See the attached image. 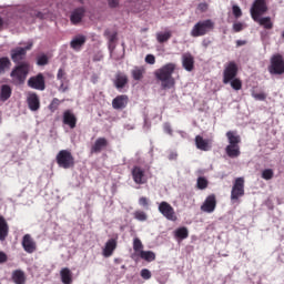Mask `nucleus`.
<instances>
[{
    "label": "nucleus",
    "mask_w": 284,
    "mask_h": 284,
    "mask_svg": "<svg viewBox=\"0 0 284 284\" xmlns=\"http://www.w3.org/2000/svg\"><path fill=\"white\" fill-rule=\"evenodd\" d=\"M174 70H176V64L170 62L154 72L155 79L161 81L162 90H171L176 85V81L172 78Z\"/></svg>",
    "instance_id": "obj_1"
},
{
    "label": "nucleus",
    "mask_w": 284,
    "mask_h": 284,
    "mask_svg": "<svg viewBox=\"0 0 284 284\" xmlns=\"http://www.w3.org/2000/svg\"><path fill=\"white\" fill-rule=\"evenodd\" d=\"M229 145L225 148L226 155L230 159H239L241 156V135L236 131L226 132Z\"/></svg>",
    "instance_id": "obj_2"
},
{
    "label": "nucleus",
    "mask_w": 284,
    "mask_h": 284,
    "mask_svg": "<svg viewBox=\"0 0 284 284\" xmlns=\"http://www.w3.org/2000/svg\"><path fill=\"white\" fill-rule=\"evenodd\" d=\"M28 74H30V64L28 62H21L10 73L11 83L13 85H23L28 79Z\"/></svg>",
    "instance_id": "obj_3"
},
{
    "label": "nucleus",
    "mask_w": 284,
    "mask_h": 284,
    "mask_svg": "<svg viewBox=\"0 0 284 284\" xmlns=\"http://www.w3.org/2000/svg\"><path fill=\"white\" fill-rule=\"evenodd\" d=\"M212 30H214V21L211 19L201 20L193 26L191 37L194 39L205 37V34H209V32H212Z\"/></svg>",
    "instance_id": "obj_4"
},
{
    "label": "nucleus",
    "mask_w": 284,
    "mask_h": 284,
    "mask_svg": "<svg viewBox=\"0 0 284 284\" xmlns=\"http://www.w3.org/2000/svg\"><path fill=\"white\" fill-rule=\"evenodd\" d=\"M267 70L270 74L275 77L284 74V58L281 53H275L271 57Z\"/></svg>",
    "instance_id": "obj_5"
},
{
    "label": "nucleus",
    "mask_w": 284,
    "mask_h": 284,
    "mask_svg": "<svg viewBox=\"0 0 284 284\" xmlns=\"http://www.w3.org/2000/svg\"><path fill=\"white\" fill-rule=\"evenodd\" d=\"M243 196H245V179L236 178L231 190V201L239 203V199Z\"/></svg>",
    "instance_id": "obj_6"
},
{
    "label": "nucleus",
    "mask_w": 284,
    "mask_h": 284,
    "mask_svg": "<svg viewBox=\"0 0 284 284\" xmlns=\"http://www.w3.org/2000/svg\"><path fill=\"white\" fill-rule=\"evenodd\" d=\"M55 161L59 168H63V170H70L74 165V156L68 150H61L57 154Z\"/></svg>",
    "instance_id": "obj_7"
},
{
    "label": "nucleus",
    "mask_w": 284,
    "mask_h": 284,
    "mask_svg": "<svg viewBox=\"0 0 284 284\" xmlns=\"http://www.w3.org/2000/svg\"><path fill=\"white\" fill-rule=\"evenodd\" d=\"M239 74V65H236V62L231 61L229 62L223 71V83L224 85H227V83H230V81H232L233 79H236Z\"/></svg>",
    "instance_id": "obj_8"
},
{
    "label": "nucleus",
    "mask_w": 284,
    "mask_h": 284,
    "mask_svg": "<svg viewBox=\"0 0 284 284\" xmlns=\"http://www.w3.org/2000/svg\"><path fill=\"white\" fill-rule=\"evenodd\" d=\"M267 2L265 0H254L251 7V17L252 19L263 17V14L267 12Z\"/></svg>",
    "instance_id": "obj_9"
},
{
    "label": "nucleus",
    "mask_w": 284,
    "mask_h": 284,
    "mask_svg": "<svg viewBox=\"0 0 284 284\" xmlns=\"http://www.w3.org/2000/svg\"><path fill=\"white\" fill-rule=\"evenodd\" d=\"M131 175L135 185H145V183H148V175H145V170L139 165L133 166Z\"/></svg>",
    "instance_id": "obj_10"
},
{
    "label": "nucleus",
    "mask_w": 284,
    "mask_h": 284,
    "mask_svg": "<svg viewBox=\"0 0 284 284\" xmlns=\"http://www.w3.org/2000/svg\"><path fill=\"white\" fill-rule=\"evenodd\" d=\"M159 212H161L162 216L168 221H176V213L174 212V207L168 202H161L159 205Z\"/></svg>",
    "instance_id": "obj_11"
},
{
    "label": "nucleus",
    "mask_w": 284,
    "mask_h": 284,
    "mask_svg": "<svg viewBox=\"0 0 284 284\" xmlns=\"http://www.w3.org/2000/svg\"><path fill=\"white\" fill-rule=\"evenodd\" d=\"M29 88H32V90H45V78L43 77V73H39L38 75L31 77L28 80Z\"/></svg>",
    "instance_id": "obj_12"
},
{
    "label": "nucleus",
    "mask_w": 284,
    "mask_h": 284,
    "mask_svg": "<svg viewBox=\"0 0 284 284\" xmlns=\"http://www.w3.org/2000/svg\"><path fill=\"white\" fill-rule=\"evenodd\" d=\"M214 210H216V195L210 194L201 205V211L205 212L206 214H212Z\"/></svg>",
    "instance_id": "obj_13"
},
{
    "label": "nucleus",
    "mask_w": 284,
    "mask_h": 284,
    "mask_svg": "<svg viewBox=\"0 0 284 284\" xmlns=\"http://www.w3.org/2000/svg\"><path fill=\"white\" fill-rule=\"evenodd\" d=\"M22 247L27 254H34L37 252V242L32 239V235L26 234L22 237Z\"/></svg>",
    "instance_id": "obj_14"
},
{
    "label": "nucleus",
    "mask_w": 284,
    "mask_h": 284,
    "mask_svg": "<svg viewBox=\"0 0 284 284\" xmlns=\"http://www.w3.org/2000/svg\"><path fill=\"white\" fill-rule=\"evenodd\" d=\"M10 54H11V61H13V63H19V64H21V61H26V57L28 55L23 47H16L11 49Z\"/></svg>",
    "instance_id": "obj_15"
},
{
    "label": "nucleus",
    "mask_w": 284,
    "mask_h": 284,
    "mask_svg": "<svg viewBox=\"0 0 284 284\" xmlns=\"http://www.w3.org/2000/svg\"><path fill=\"white\" fill-rule=\"evenodd\" d=\"M77 115L72 110H65L62 114V123L64 125H68L71 130H74L77 128Z\"/></svg>",
    "instance_id": "obj_16"
},
{
    "label": "nucleus",
    "mask_w": 284,
    "mask_h": 284,
    "mask_svg": "<svg viewBox=\"0 0 284 284\" xmlns=\"http://www.w3.org/2000/svg\"><path fill=\"white\" fill-rule=\"evenodd\" d=\"M129 102L130 98L126 94L118 95L112 100V108L113 110H125Z\"/></svg>",
    "instance_id": "obj_17"
},
{
    "label": "nucleus",
    "mask_w": 284,
    "mask_h": 284,
    "mask_svg": "<svg viewBox=\"0 0 284 284\" xmlns=\"http://www.w3.org/2000/svg\"><path fill=\"white\" fill-rule=\"evenodd\" d=\"M109 142L105 138H98L93 145L91 146V154H101L105 148H108Z\"/></svg>",
    "instance_id": "obj_18"
},
{
    "label": "nucleus",
    "mask_w": 284,
    "mask_h": 284,
    "mask_svg": "<svg viewBox=\"0 0 284 284\" xmlns=\"http://www.w3.org/2000/svg\"><path fill=\"white\" fill-rule=\"evenodd\" d=\"M195 146L197 150H201L202 152H210L212 150V142L210 140L203 139L201 135L195 136Z\"/></svg>",
    "instance_id": "obj_19"
},
{
    "label": "nucleus",
    "mask_w": 284,
    "mask_h": 284,
    "mask_svg": "<svg viewBox=\"0 0 284 284\" xmlns=\"http://www.w3.org/2000/svg\"><path fill=\"white\" fill-rule=\"evenodd\" d=\"M85 41H88V38L85 36H75L70 42V48H72V50H75V52H79V50H81V48L85 45Z\"/></svg>",
    "instance_id": "obj_20"
},
{
    "label": "nucleus",
    "mask_w": 284,
    "mask_h": 284,
    "mask_svg": "<svg viewBox=\"0 0 284 284\" xmlns=\"http://www.w3.org/2000/svg\"><path fill=\"white\" fill-rule=\"evenodd\" d=\"M83 17H85V9L83 7H80L73 10L70 17V21L71 23H73V26H77V23H81Z\"/></svg>",
    "instance_id": "obj_21"
},
{
    "label": "nucleus",
    "mask_w": 284,
    "mask_h": 284,
    "mask_svg": "<svg viewBox=\"0 0 284 284\" xmlns=\"http://www.w3.org/2000/svg\"><path fill=\"white\" fill-rule=\"evenodd\" d=\"M182 65L186 72L194 70V55L192 53H184L182 55Z\"/></svg>",
    "instance_id": "obj_22"
},
{
    "label": "nucleus",
    "mask_w": 284,
    "mask_h": 284,
    "mask_svg": "<svg viewBox=\"0 0 284 284\" xmlns=\"http://www.w3.org/2000/svg\"><path fill=\"white\" fill-rule=\"evenodd\" d=\"M114 250H116V240L110 239L105 243L102 254L105 258H110V256H112V254H114Z\"/></svg>",
    "instance_id": "obj_23"
},
{
    "label": "nucleus",
    "mask_w": 284,
    "mask_h": 284,
    "mask_svg": "<svg viewBox=\"0 0 284 284\" xmlns=\"http://www.w3.org/2000/svg\"><path fill=\"white\" fill-rule=\"evenodd\" d=\"M8 234H10V226L6 221V217L0 215V241H6V239H8Z\"/></svg>",
    "instance_id": "obj_24"
},
{
    "label": "nucleus",
    "mask_w": 284,
    "mask_h": 284,
    "mask_svg": "<svg viewBox=\"0 0 284 284\" xmlns=\"http://www.w3.org/2000/svg\"><path fill=\"white\" fill-rule=\"evenodd\" d=\"M128 75L125 73H116L114 79V85L116 90H123L128 85Z\"/></svg>",
    "instance_id": "obj_25"
},
{
    "label": "nucleus",
    "mask_w": 284,
    "mask_h": 284,
    "mask_svg": "<svg viewBox=\"0 0 284 284\" xmlns=\"http://www.w3.org/2000/svg\"><path fill=\"white\" fill-rule=\"evenodd\" d=\"M28 105L31 112H37L41 108V102L39 101V95L37 93H31L28 97Z\"/></svg>",
    "instance_id": "obj_26"
},
{
    "label": "nucleus",
    "mask_w": 284,
    "mask_h": 284,
    "mask_svg": "<svg viewBox=\"0 0 284 284\" xmlns=\"http://www.w3.org/2000/svg\"><path fill=\"white\" fill-rule=\"evenodd\" d=\"M253 21H255V23H258V26H262V28H264V30H272V28H274V22H272L271 17L261 18V16H260L256 19H253Z\"/></svg>",
    "instance_id": "obj_27"
},
{
    "label": "nucleus",
    "mask_w": 284,
    "mask_h": 284,
    "mask_svg": "<svg viewBox=\"0 0 284 284\" xmlns=\"http://www.w3.org/2000/svg\"><path fill=\"white\" fill-rule=\"evenodd\" d=\"M12 97V88L9 84H3L0 88V101H8Z\"/></svg>",
    "instance_id": "obj_28"
},
{
    "label": "nucleus",
    "mask_w": 284,
    "mask_h": 284,
    "mask_svg": "<svg viewBox=\"0 0 284 284\" xmlns=\"http://www.w3.org/2000/svg\"><path fill=\"white\" fill-rule=\"evenodd\" d=\"M131 77L133 81H142L143 77H145V68L134 67L131 71Z\"/></svg>",
    "instance_id": "obj_29"
},
{
    "label": "nucleus",
    "mask_w": 284,
    "mask_h": 284,
    "mask_svg": "<svg viewBox=\"0 0 284 284\" xmlns=\"http://www.w3.org/2000/svg\"><path fill=\"white\" fill-rule=\"evenodd\" d=\"M60 277L63 284H72V271H70V268H62L60 271Z\"/></svg>",
    "instance_id": "obj_30"
},
{
    "label": "nucleus",
    "mask_w": 284,
    "mask_h": 284,
    "mask_svg": "<svg viewBox=\"0 0 284 284\" xmlns=\"http://www.w3.org/2000/svg\"><path fill=\"white\" fill-rule=\"evenodd\" d=\"M12 281L14 284H26V273L21 270L13 271Z\"/></svg>",
    "instance_id": "obj_31"
},
{
    "label": "nucleus",
    "mask_w": 284,
    "mask_h": 284,
    "mask_svg": "<svg viewBox=\"0 0 284 284\" xmlns=\"http://www.w3.org/2000/svg\"><path fill=\"white\" fill-rule=\"evenodd\" d=\"M174 236H175V239L185 241V239H187V236H190V231L185 226L179 227L174 231Z\"/></svg>",
    "instance_id": "obj_32"
},
{
    "label": "nucleus",
    "mask_w": 284,
    "mask_h": 284,
    "mask_svg": "<svg viewBox=\"0 0 284 284\" xmlns=\"http://www.w3.org/2000/svg\"><path fill=\"white\" fill-rule=\"evenodd\" d=\"M11 65H12V62L10 61V58L8 57L0 58V74H6V70H10Z\"/></svg>",
    "instance_id": "obj_33"
},
{
    "label": "nucleus",
    "mask_w": 284,
    "mask_h": 284,
    "mask_svg": "<svg viewBox=\"0 0 284 284\" xmlns=\"http://www.w3.org/2000/svg\"><path fill=\"white\" fill-rule=\"evenodd\" d=\"M139 256L143 261H146V263H152V261H156V254L152 251H141V254Z\"/></svg>",
    "instance_id": "obj_34"
},
{
    "label": "nucleus",
    "mask_w": 284,
    "mask_h": 284,
    "mask_svg": "<svg viewBox=\"0 0 284 284\" xmlns=\"http://www.w3.org/2000/svg\"><path fill=\"white\" fill-rule=\"evenodd\" d=\"M170 39H172V31L156 33L158 43H166V41H170Z\"/></svg>",
    "instance_id": "obj_35"
},
{
    "label": "nucleus",
    "mask_w": 284,
    "mask_h": 284,
    "mask_svg": "<svg viewBox=\"0 0 284 284\" xmlns=\"http://www.w3.org/2000/svg\"><path fill=\"white\" fill-rule=\"evenodd\" d=\"M207 185H210V182L204 176L197 178L196 187L197 190H207Z\"/></svg>",
    "instance_id": "obj_36"
},
{
    "label": "nucleus",
    "mask_w": 284,
    "mask_h": 284,
    "mask_svg": "<svg viewBox=\"0 0 284 284\" xmlns=\"http://www.w3.org/2000/svg\"><path fill=\"white\" fill-rule=\"evenodd\" d=\"M133 250L135 252V254H141V252H143V242H141V239L135 237L133 240Z\"/></svg>",
    "instance_id": "obj_37"
},
{
    "label": "nucleus",
    "mask_w": 284,
    "mask_h": 284,
    "mask_svg": "<svg viewBox=\"0 0 284 284\" xmlns=\"http://www.w3.org/2000/svg\"><path fill=\"white\" fill-rule=\"evenodd\" d=\"M229 83H231V88L236 91L242 90L243 88V82L239 78H233Z\"/></svg>",
    "instance_id": "obj_38"
},
{
    "label": "nucleus",
    "mask_w": 284,
    "mask_h": 284,
    "mask_svg": "<svg viewBox=\"0 0 284 284\" xmlns=\"http://www.w3.org/2000/svg\"><path fill=\"white\" fill-rule=\"evenodd\" d=\"M262 179H264V181H272V179H274V170H272V169L263 170Z\"/></svg>",
    "instance_id": "obj_39"
},
{
    "label": "nucleus",
    "mask_w": 284,
    "mask_h": 284,
    "mask_svg": "<svg viewBox=\"0 0 284 284\" xmlns=\"http://www.w3.org/2000/svg\"><path fill=\"white\" fill-rule=\"evenodd\" d=\"M60 105H61V100H59V98H54L49 104L50 112H57Z\"/></svg>",
    "instance_id": "obj_40"
},
{
    "label": "nucleus",
    "mask_w": 284,
    "mask_h": 284,
    "mask_svg": "<svg viewBox=\"0 0 284 284\" xmlns=\"http://www.w3.org/2000/svg\"><path fill=\"white\" fill-rule=\"evenodd\" d=\"M104 37L109 39V43H114V41H116L118 33L116 32L111 33L110 29H106L104 31Z\"/></svg>",
    "instance_id": "obj_41"
},
{
    "label": "nucleus",
    "mask_w": 284,
    "mask_h": 284,
    "mask_svg": "<svg viewBox=\"0 0 284 284\" xmlns=\"http://www.w3.org/2000/svg\"><path fill=\"white\" fill-rule=\"evenodd\" d=\"M133 215L136 221H148V214L143 211H135Z\"/></svg>",
    "instance_id": "obj_42"
},
{
    "label": "nucleus",
    "mask_w": 284,
    "mask_h": 284,
    "mask_svg": "<svg viewBox=\"0 0 284 284\" xmlns=\"http://www.w3.org/2000/svg\"><path fill=\"white\" fill-rule=\"evenodd\" d=\"M232 12H233V16L235 17V19H241V17H243V11L241 10V7L234 4L232 7Z\"/></svg>",
    "instance_id": "obj_43"
},
{
    "label": "nucleus",
    "mask_w": 284,
    "mask_h": 284,
    "mask_svg": "<svg viewBox=\"0 0 284 284\" xmlns=\"http://www.w3.org/2000/svg\"><path fill=\"white\" fill-rule=\"evenodd\" d=\"M251 97H253L255 101H265V99H267V95L265 93H256L254 91L251 92Z\"/></svg>",
    "instance_id": "obj_44"
},
{
    "label": "nucleus",
    "mask_w": 284,
    "mask_h": 284,
    "mask_svg": "<svg viewBox=\"0 0 284 284\" xmlns=\"http://www.w3.org/2000/svg\"><path fill=\"white\" fill-rule=\"evenodd\" d=\"M140 275L142 278H144V281H150V278H152V272H150L148 268H143Z\"/></svg>",
    "instance_id": "obj_45"
},
{
    "label": "nucleus",
    "mask_w": 284,
    "mask_h": 284,
    "mask_svg": "<svg viewBox=\"0 0 284 284\" xmlns=\"http://www.w3.org/2000/svg\"><path fill=\"white\" fill-rule=\"evenodd\" d=\"M139 205H141V207H149L150 205V199L145 197V196H141L139 199Z\"/></svg>",
    "instance_id": "obj_46"
},
{
    "label": "nucleus",
    "mask_w": 284,
    "mask_h": 284,
    "mask_svg": "<svg viewBox=\"0 0 284 284\" xmlns=\"http://www.w3.org/2000/svg\"><path fill=\"white\" fill-rule=\"evenodd\" d=\"M65 70L59 69L57 74L58 81H67L68 78L65 77Z\"/></svg>",
    "instance_id": "obj_47"
},
{
    "label": "nucleus",
    "mask_w": 284,
    "mask_h": 284,
    "mask_svg": "<svg viewBox=\"0 0 284 284\" xmlns=\"http://www.w3.org/2000/svg\"><path fill=\"white\" fill-rule=\"evenodd\" d=\"M145 63H149V65H154L156 63V58L154 54H148L145 57Z\"/></svg>",
    "instance_id": "obj_48"
},
{
    "label": "nucleus",
    "mask_w": 284,
    "mask_h": 284,
    "mask_svg": "<svg viewBox=\"0 0 284 284\" xmlns=\"http://www.w3.org/2000/svg\"><path fill=\"white\" fill-rule=\"evenodd\" d=\"M233 30H234V32H242V30H243V23H242V22H235V23L233 24Z\"/></svg>",
    "instance_id": "obj_49"
},
{
    "label": "nucleus",
    "mask_w": 284,
    "mask_h": 284,
    "mask_svg": "<svg viewBox=\"0 0 284 284\" xmlns=\"http://www.w3.org/2000/svg\"><path fill=\"white\" fill-rule=\"evenodd\" d=\"M38 65H48V57L42 55L38 59Z\"/></svg>",
    "instance_id": "obj_50"
},
{
    "label": "nucleus",
    "mask_w": 284,
    "mask_h": 284,
    "mask_svg": "<svg viewBox=\"0 0 284 284\" xmlns=\"http://www.w3.org/2000/svg\"><path fill=\"white\" fill-rule=\"evenodd\" d=\"M197 9L200 10V12H207V3L202 2L197 6Z\"/></svg>",
    "instance_id": "obj_51"
},
{
    "label": "nucleus",
    "mask_w": 284,
    "mask_h": 284,
    "mask_svg": "<svg viewBox=\"0 0 284 284\" xmlns=\"http://www.w3.org/2000/svg\"><path fill=\"white\" fill-rule=\"evenodd\" d=\"M119 1L120 0H108L109 7L110 8H118L119 7Z\"/></svg>",
    "instance_id": "obj_52"
},
{
    "label": "nucleus",
    "mask_w": 284,
    "mask_h": 284,
    "mask_svg": "<svg viewBox=\"0 0 284 284\" xmlns=\"http://www.w3.org/2000/svg\"><path fill=\"white\" fill-rule=\"evenodd\" d=\"M164 132L172 135V126L170 125V123H164Z\"/></svg>",
    "instance_id": "obj_53"
},
{
    "label": "nucleus",
    "mask_w": 284,
    "mask_h": 284,
    "mask_svg": "<svg viewBox=\"0 0 284 284\" xmlns=\"http://www.w3.org/2000/svg\"><path fill=\"white\" fill-rule=\"evenodd\" d=\"M59 90L60 92H65L68 90V84H65V81H61Z\"/></svg>",
    "instance_id": "obj_54"
},
{
    "label": "nucleus",
    "mask_w": 284,
    "mask_h": 284,
    "mask_svg": "<svg viewBox=\"0 0 284 284\" xmlns=\"http://www.w3.org/2000/svg\"><path fill=\"white\" fill-rule=\"evenodd\" d=\"M8 261V255L3 252H0V263H6Z\"/></svg>",
    "instance_id": "obj_55"
},
{
    "label": "nucleus",
    "mask_w": 284,
    "mask_h": 284,
    "mask_svg": "<svg viewBox=\"0 0 284 284\" xmlns=\"http://www.w3.org/2000/svg\"><path fill=\"white\" fill-rule=\"evenodd\" d=\"M32 45H34V43L32 41H29L23 50H26V52L28 53V50H32Z\"/></svg>",
    "instance_id": "obj_56"
},
{
    "label": "nucleus",
    "mask_w": 284,
    "mask_h": 284,
    "mask_svg": "<svg viewBox=\"0 0 284 284\" xmlns=\"http://www.w3.org/2000/svg\"><path fill=\"white\" fill-rule=\"evenodd\" d=\"M246 43H247V41H245V40H237L236 41V47L241 48V45H245Z\"/></svg>",
    "instance_id": "obj_57"
},
{
    "label": "nucleus",
    "mask_w": 284,
    "mask_h": 284,
    "mask_svg": "<svg viewBox=\"0 0 284 284\" xmlns=\"http://www.w3.org/2000/svg\"><path fill=\"white\" fill-rule=\"evenodd\" d=\"M36 17H37L38 19H44V18H45L41 11H39V12L36 14Z\"/></svg>",
    "instance_id": "obj_58"
},
{
    "label": "nucleus",
    "mask_w": 284,
    "mask_h": 284,
    "mask_svg": "<svg viewBox=\"0 0 284 284\" xmlns=\"http://www.w3.org/2000/svg\"><path fill=\"white\" fill-rule=\"evenodd\" d=\"M3 24H4L3 18L0 17V30L1 28H3Z\"/></svg>",
    "instance_id": "obj_59"
},
{
    "label": "nucleus",
    "mask_w": 284,
    "mask_h": 284,
    "mask_svg": "<svg viewBox=\"0 0 284 284\" xmlns=\"http://www.w3.org/2000/svg\"><path fill=\"white\" fill-rule=\"evenodd\" d=\"M170 160L172 159H176V153H171L170 156H169Z\"/></svg>",
    "instance_id": "obj_60"
},
{
    "label": "nucleus",
    "mask_w": 284,
    "mask_h": 284,
    "mask_svg": "<svg viewBox=\"0 0 284 284\" xmlns=\"http://www.w3.org/2000/svg\"><path fill=\"white\" fill-rule=\"evenodd\" d=\"M122 270H125V265H122Z\"/></svg>",
    "instance_id": "obj_61"
},
{
    "label": "nucleus",
    "mask_w": 284,
    "mask_h": 284,
    "mask_svg": "<svg viewBox=\"0 0 284 284\" xmlns=\"http://www.w3.org/2000/svg\"><path fill=\"white\" fill-rule=\"evenodd\" d=\"M282 37H283V39H284V31H283V33H282Z\"/></svg>",
    "instance_id": "obj_62"
}]
</instances>
